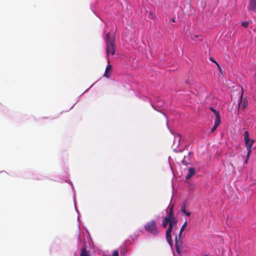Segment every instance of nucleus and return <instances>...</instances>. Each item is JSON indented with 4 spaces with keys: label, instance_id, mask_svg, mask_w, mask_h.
<instances>
[{
    "label": "nucleus",
    "instance_id": "f257e3e1",
    "mask_svg": "<svg viewBox=\"0 0 256 256\" xmlns=\"http://www.w3.org/2000/svg\"><path fill=\"white\" fill-rule=\"evenodd\" d=\"M176 220L173 216L172 208L170 209L168 214L162 220V226L166 227L168 224V228L166 232V238L168 242L172 246V240L170 233L172 230V227L176 224Z\"/></svg>",
    "mask_w": 256,
    "mask_h": 256
},
{
    "label": "nucleus",
    "instance_id": "f03ea898",
    "mask_svg": "<svg viewBox=\"0 0 256 256\" xmlns=\"http://www.w3.org/2000/svg\"><path fill=\"white\" fill-rule=\"evenodd\" d=\"M106 43V51L108 56L114 55L115 53L114 38L110 34L108 33L104 38Z\"/></svg>",
    "mask_w": 256,
    "mask_h": 256
},
{
    "label": "nucleus",
    "instance_id": "7ed1b4c3",
    "mask_svg": "<svg viewBox=\"0 0 256 256\" xmlns=\"http://www.w3.org/2000/svg\"><path fill=\"white\" fill-rule=\"evenodd\" d=\"M186 223H187V221L186 220L180 228L178 236H176V238H175V245H176V250L178 254L180 256H182L183 252H184L185 250L184 248L182 246V242L180 241V237H181L182 232L184 230V228L186 226Z\"/></svg>",
    "mask_w": 256,
    "mask_h": 256
},
{
    "label": "nucleus",
    "instance_id": "20e7f679",
    "mask_svg": "<svg viewBox=\"0 0 256 256\" xmlns=\"http://www.w3.org/2000/svg\"><path fill=\"white\" fill-rule=\"evenodd\" d=\"M244 141L246 145V147L247 150V154L246 156L248 158H249V156L252 152V147L254 142V140L249 138V134L248 131H245L244 132Z\"/></svg>",
    "mask_w": 256,
    "mask_h": 256
},
{
    "label": "nucleus",
    "instance_id": "39448f33",
    "mask_svg": "<svg viewBox=\"0 0 256 256\" xmlns=\"http://www.w3.org/2000/svg\"><path fill=\"white\" fill-rule=\"evenodd\" d=\"M144 229L153 235H157L159 232L156 226V222L153 220L147 222L144 226Z\"/></svg>",
    "mask_w": 256,
    "mask_h": 256
},
{
    "label": "nucleus",
    "instance_id": "423d86ee",
    "mask_svg": "<svg viewBox=\"0 0 256 256\" xmlns=\"http://www.w3.org/2000/svg\"><path fill=\"white\" fill-rule=\"evenodd\" d=\"M152 106L154 110L158 112L166 110L167 108L166 104L161 101L158 98H157L155 101L152 103Z\"/></svg>",
    "mask_w": 256,
    "mask_h": 256
},
{
    "label": "nucleus",
    "instance_id": "0eeeda50",
    "mask_svg": "<svg viewBox=\"0 0 256 256\" xmlns=\"http://www.w3.org/2000/svg\"><path fill=\"white\" fill-rule=\"evenodd\" d=\"M247 8L250 11H255L256 10V0H249Z\"/></svg>",
    "mask_w": 256,
    "mask_h": 256
},
{
    "label": "nucleus",
    "instance_id": "6e6552de",
    "mask_svg": "<svg viewBox=\"0 0 256 256\" xmlns=\"http://www.w3.org/2000/svg\"><path fill=\"white\" fill-rule=\"evenodd\" d=\"M112 66L110 64H108L106 68L104 76L106 78H109L112 71Z\"/></svg>",
    "mask_w": 256,
    "mask_h": 256
},
{
    "label": "nucleus",
    "instance_id": "1a4fd4ad",
    "mask_svg": "<svg viewBox=\"0 0 256 256\" xmlns=\"http://www.w3.org/2000/svg\"><path fill=\"white\" fill-rule=\"evenodd\" d=\"M196 170L194 168H189L188 170V174L186 176V178L187 180L190 179L191 177L195 174Z\"/></svg>",
    "mask_w": 256,
    "mask_h": 256
},
{
    "label": "nucleus",
    "instance_id": "9d476101",
    "mask_svg": "<svg viewBox=\"0 0 256 256\" xmlns=\"http://www.w3.org/2000/svg\"><path fill=\"white\" fill-rule=\"evenodd\" d=\"M180 210L182 214H185L188 216H190V212L186 210V203H184V204L181 206Z\"/></svg>",
    "mask_w": 256,
    "mask_h": 256
},
{
    "label": "nucleus",
    "instance_id": "9b49d317",
    "mask_svg": "<svg viewBox=\"0 0 256 256\" xmlns=\"http://www.w3.org/2000/svg\"><path fill=\"white\" fill-rule=\"evenodd\" d=\"M220 116L218 115V116H216V119L214 120V126H218L220 124Z\"/></svg>",
    "mask_w": 256,
    "mask_h": 256
},
{
    "label": "nucleus",
    "instance_id": "f8f14e48",
    "mask_svg": "<svg viewBox=\"0 0 256 256\" xmlns=\"http://www.w3.org/2000/svg\"><path fill=\"white\" fill-rule=\"evenodd\" d=\"M72 188L73 190L74 193V200L75 208H76V211L79 214V212H78V208H77L76 206V193H75V190H74V188L73 186H72Z\"/></svg>",
    "mask_w": 256,
    "mask_h": 256
},
{
    "label": "nucleus",
    "instance_id": "ddd939ff",
    "mask_svg": "<svg viewBox=\"0 0 256 256\" xmlns=\"http://www.w3.org/2000/svg\"><path fill=\"white\" fill-rule=\"evenodd\" d=\"M180 134H176L174 135V142H176V140H178V144L180 143Z\"/></svg>",
    "mask_w": 256,
    "mask_h": 256
},
{
    "label": "nucleus",
    "instance_id": "4468645a",
    "mask_svg": "<svg viewBox=\"0 0 256 256\" xmlns=\"http://www.w3.org/2000/svg\"><path fill=\"white\" fill-rule=\"evenodd\" d=\"M80 256H90V255L86 250L83 248L80 254Z\"/></svg>",
    "mask_w": 256,
    "mask_h": 256
},
{
    "label": "nucleus",
    "instance_id": "2eb2a0df",
    "mask_svg": "<svg viewBox=\"0 0 256 256\" xmlns=\"http://www.w3.org/2000/svg\"><path fill=\"white\" fill-rule=\"evenodd\" d=\"M210 109L216 116L220 115L219 112L216 109L212 107H210Z\"/></svg>",
    "mask_w": 256,
    "mask_h": 256
},
{
    "label": "nucleus",
    "instance_id": "dca6fc26",
    "mask_svg": "<svg viewBox=\"0 0 256 256\" xmlns=\"http://www.w3.org/2000/svg\"><path fill=\"white\" fill-rule=\"evenodd\" d=\"M242 25L243 26H244V27H245V28H246V27H248V22H242Z\"/></svg>",
    "mask_w": 256,
    "mask_h": 256
},
{
    "label": "nucleus",
    "instance_id": "f3484780",
    "mask_svg": "<svg viewBox=\"0 0 256 256\" xmlns=\"http://www.w3.org/2000/svg\"><path fill=\"white\" fill-rule=\"evenodd\" d=\"M112 256H118V252L116 250L114 252Z\"/></svg>",
    "mask_w": 256,
    "mask_h": 256
},
{
    "label": "nucleus",
    "instance_id": "a211bd4d",
    "mask_svg": "<svg viewBox=\"0 0 256 256\" xmlns=\"http://www.w3.org/2000/svg\"><path fill=\"white\" fill-rule=\"evenodd\" d=\"M218 126H216L214 125V127L211 129L210 133H212L217 128Z\"/></svg>",
    "mask_w": 256,
    "mask_h": 256
},
{
    "label": "nucleus",
    "instance_id": "6ab92c4d",
    "mask_svg": "<svg viewBox=\"0 0 256 256\" xmlns=\"http://www.w3.org/2000/svg\"><path fill=\"white\" fill-rule=\"evenodd\" d=\"M148 17L150 18H154V14L150 12V14H149V15H148Z\"/></svg>",
    "mask_w": 256,
    "mask_h": 256
},
{
    "label": "nucleus",
    "instance_id": "aec40b11",
    "mask_svg": "<svg viewBox=\"0 0 256 256\" xmlns=\"http://www.w3.org/2000/svg\"><path fill=\"white\" fill-rule=\"evenodd\" d=\"M210 60H211L212 61L214 62V63H215L217 66H218V68H220V66H219V65H218V63L216 60H213V59H212V58H210Z\"/></svg>",
    "mask_w": 256,
    "mask_h": 256
},
{
    "label": "nucleus",
    "instance_id": "412c9836",
    "mask_svg": "<svg viewBox=\"0 0 256 256\" xmlns=\"http://www.w3.org/2000/svg\"><path fill=\"white\" fill-rule=\"evenodd\" d=\"M248 157L246 156V160H245V163L246 164L247 162H248Z\"/></svg>",
    "mask_w": 256,
    "mask_h": 256
},
{
    "label": "nucleus",
    "instance_id": "4be33fe9",
    "mask_svg": "<svg viewBox=\"0 0 256 256\" xmlns=\"http://www.w3.org/2000/svg\"><path fill=\"white\" fill-rule=\"evenodd\" d=\"M182 163L184 164V165H186V164L184 162V160H182Z\"/></svg>",
    "mask_w": 256,
    "mask_h": 256
},
{
    "label": "nucleus",
    "instance_id": "5701e85b",
    "mask_svg": "<svg viewBox=\"0 0 256 256\" xmlns=\"http://www.w3.org/2000/svg\"><path fill=\"white\" fill-rule=\"evenodd\" d=\"M244 108H246V104H244Z\"/></svg>",
    "mask_w": 256,
    "mask_h": 256
},
{
    "label": "nucleus",
    "instance_id": "b1692460",
    "mask_svg": "<svg viewBox=\"0 0 256 256\" xmlns=\"http://www.w3.org/2000/svg\"><path fill=\"white\" fill-rule=\"evenodd\" d=\"M164 116H165V117L168 119V118H167L166 116L165 115V114H164Z\"/></svg>",
    "mask_w": 256,
    "mask_h": 256
},
{
    "label": "nucleus",
    "instance_id": "393cba45",
    "mask_svg": "<svg viewBox=\"0 0 256 256\" xmlns=\"http://www.w3.org/2000/svg\"><path fill=\"white\" fill-rule=\"evenodd\" d=\"M108 62H109V59L108 58Z\"/></svg>",
    "mask_w": 256,
    "mask_h": 256
}]
</instances>
